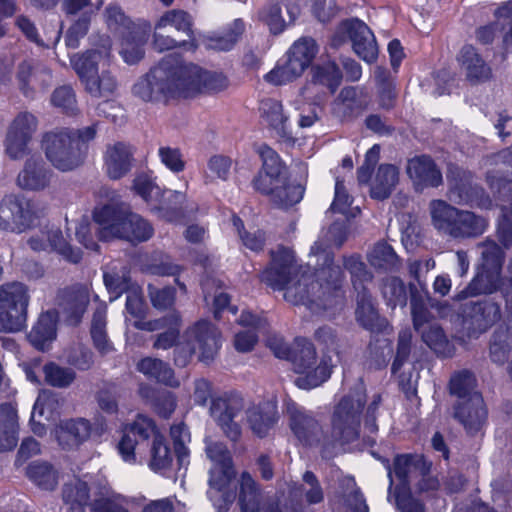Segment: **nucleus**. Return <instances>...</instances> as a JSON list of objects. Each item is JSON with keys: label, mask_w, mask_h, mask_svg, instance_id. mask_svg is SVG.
Listing matches in <instances>:
<instances>
[{"label": "nucleus", "mask_w": 512, "mask_h": 512, "mask_svg": "<svg viewBox=\"0 0 512 512\" xmlns=\"http://www.w3.org/2000/svg\"><path fill=\"white\" fill-rule=\"evenodd\" d=\"M173 461V454L163 435H155L152 440L148 467L154 472H161L169 469Z\"/></svg>", "instance_id": "obj_48"}, {"label": "nucleus", "mask_w": 512, "mask_h": 512, "mask_svg": "<svg viewBox=\"0 0 512 512\" xmlns=\"http://www.w3.org/2000/svg\"><path fill=\"white\" fill-rule=\"evenodd\" d=\"M290 428L304 445L312 446L321 442V428L317 420L295 403L287 404Z\"/></svg>", "instance_id": "obj_22"}, {"label": "nucleus", "mask_w": 512, "mask_h": 512, "mask_svg": "<svg viewBox=\"0 0 512 512\" xmlns=\"http://www.w3.org/2000/svg\"><path fill=\"white\" fill-rule=\"evenodd\" d=\"M51 178V171L39 157H30L17 176V185L23 190L39 191L45 189Z\"/></svg>", "instance_id": "obj_29"}, {"label": "nucleus", "mask_w": 512, "mask_h": 512, "mask_svg": "<svg viewBox=\"0 0 512 512\" xmlns=\"http://www.w3.org/2000/svg\"><path fill=\"white\" fill-rule=\"evenodd\" d=\"M201 287L206 304H209L210 300L213 303V313L216 319L220 318V313L225 308H228L233 315L237 313V307L229 305L230 297L222 291L219 280L207 277L201 282Z\"/></svg>", "instance_id": "obj_41"}, {"label": "nucleus", "mask_w": 512, "mask_h": 512, "mask_svg": "<svg viewBox=\"0 0 512 512\" xmlns=\"http://www.w3.org/2000/svg\"><path fill=\"white\" fill-rule=\"evenodd\" d=\"M232 160L224 155H214L209 158L207 171L204 174L206 184L213 183L216 179L226 181L230 175Z\"/></svg>", "instance_id": "obj_61"}, {"label": "nucleus", "mask_w": 512, "mask_h": 512, "mask_svg": "<svg viewBox=\"0 0 512 512\" xmlns=\"http://www.w3.org/2000/svg\"><path fill=\"white\" fill-rule=\"evenodd\" d=\"M341 79V71L333 62L325 63L313 69V82L327 86L332 93L338 88Z\"/></svg>", "instance_id": "obj_62"}, {"label": "nucleus", "mask_w": 512, "mask_h": 512, "mask_svg": "<svg viewBox=\"0 0 512 512\" xmlns=\"http://www.w3.org/2000/svg\"><path fill=\"white\" fill-rule=\"evenodd\" d=\"M343 266L349 272L356 293L369 292L367 285L372 283L374 275L363 262L359 254L343 257Z\"/></svg>", "instance_id": "obj_42"}, {"label": "nucleus", "mask_w": 512, "mask_h": 512, "mask_svg": "<svg viewBox=\"0 0 512 512\" xmlns=\"http://www.w3.org/2000/svg\"><path fill=\"white\" fill-rule=\"evenodd\" d=\"M180 95L190 97L199 92H217L227 87L222 73L205 71L194 64H186L178 57Z\"/></svg>", "instance_id": "obj_15"}, {"label": "nucleus", "mask_w": 512, "mask_h": 512, "mask_svg": "<svg viewBox=\"0 0 512 512\" xmlns=\"http://www.w3.org/2000/svg\"><path fill=\"white\" fill-rule=\"evenodd\" d=\"M155 435H162L153 419L139 414L136 419L129 424L125 430L121 440L118 443V452L122 459L130 464L137 462L136 447L148 441L150 437L152 440Z\"/></svg>", "instance_id": "obj_19"}, {"label": "nucleus", "mask_w": 512, "mask_h": 512, "mask_svg": "<svg viewBox=\"0 0 512 512\" xmlns=\"http://www.w3.org/2000/svg\"><path fill=\"white\" fill-rule=\"evenodd\" d=\"M194 210V205L188 204L186 194L180 191H169V195L158 207L160 216L170 222L181 221Z\"/></svg>", "instance_id": "obj_39"}, {"label": "nucleus", "mask_w": 512, "mask_h": 512, "mask_svg": "<svg viewBox=\"0 0 512 512\" xmlns=\"http://www.w3.org/2000/svg\"><path fill=\"white\" fill-rule=\"evenodd\" d=\"M244 408V399L237 393H225L211 398L210 416L224 435L233 442H237L242 434L238 418L242 415Z\"/></svg>", "instance_id": "obj_13"}, {"label": "nucleus", "mask_w": 512, "mask_h": 512, "mask_svg": "<svg viewBox=\"0 0 512 512\" xmlns=\"http://www.w3.org/2000/svg\"><path fill=\"white\" fill-rule=\"evenodd\" d=\"M381 293L387 305L391 308L404 307L407 303L405 284L398 277H385L382 280Z\"/></svg>", "instance_id": "obj_53"}, {"label": "nucleus", "mask_w": 512, "mask_h": 512, "mask_svg": "<svg viewBox=\"0 0 512 512\" xmlns=\"http://www.w3.org/2000/svg\"><path fill=\"white\" fill-rule=\"evenodd\" d=\"M235 471L232 465L228 467L213 466L210 469L208 497L219 512H226L233 502L234 495L226 491Z\"/></svg>", "instance_id": "obj_24"}, {"label": "nucleus", "mask_w": 512, "mask_h": 512, "mask_svg": "<svg viewBox=\"0 0 512 512\" xmlns=\"http://www.w3.org/2000/svg\"><path fill=\"white\" fill-rule=\"evenodd\" d=\"M107 306L106 304L100 303L92 317L90 334L94 348L102 356L107 355L114 351V346L107 334Z\"/></svg>", "instance_id": "obj_35"}, {"label": "nucleus", "mask_w": 512, "mask_h": 512, "mask_svg": "<svg viewBox=\"0 0 512 512\" xmlns=\"http://www.w3.org/2000/svg\"><path fill=\"white\" fill-rule=\"evenodd\" d=\"M352 42L354 52L365 62L372 63L378 55V47L370 28L358 19L343 21L334 33L331 45L340 47L347 40Z\"/></svg>", "instance_id": "obj_12"}, {"label": "nucleus", "mask_w": 512, "mask_h": 512, "mask_svg": "<svg viewBox=\"0 0 512 512\" xmlns=\"http://www.w3.org/2000/svg\"><path fill=\"white\" fill-rule=\"evenodd\" d=\"M407 174L412 180L416 191L436 188L443 182L440 169L434 160L426 155L415 156L407 163Z\"/></svg>", "instance_id": "obj_23"}, {"label": "nucleus", "mask_w": 512, "mask_h": 512, "mask_svg": "<svg viewBox=\"0 0 512 512\" xmlns=\"http://www.w3.org/2000/svg\"><path fill=\"white\" fill-rule=\"evenodd\" d=\"M63 500L69 505L71 512H84L89 504V488L86 482L75 480L63 487Z\"/></svg>", "instance_id": "obj_49"}, {"label": "nucleus", "mask_w": 512, "mask_h": 512, "mask_svg": "<svg viewBox=\"0 0 512 512\" xmlns=\"http://www.w3.org/2000/svg\"><path fill=\"white\" fill-rule=\"evenodd\" d=\"M355 311L358 323L368 330H373L379 320L378 312L373 304L370 292L357 293Z\"/></svg>", "instance_id": "obj_54"}, {"label": "nucleus", "mask_w": 512, "mask_h": 512, "mask_svg": "<svg viewBox=\"0 0 512 512\" xmlns=\"http://www.w3.org/2000/svg\"><path fill=\"white\" fill-rule=\"evenodd\" d=\"M472 174L456 166H450L447 172L449 198L457 204H470L479 207L490 205L484 189L472 183Z\"/></svg>", "instance_id": "obj_18"}, {"label": "nucleus", "mask_w": 512, "mask_h": 512, "mask_svg": "<svg viewBox=\"0 0 512 512\" xmlns=\"http://www.w3.org/2000/svg\"><path fill=\"white\" fill-rule=\"evenodd\" d=\"M458 62L465 71L466 78L471 83H480L490 79L492 71L485 63L476 49L471 45H465L459 55Z\"/></svg>", "instance_id": "obj_33"}, {"label": "nucleus", "mask_w": 512, "mask_h": 512, "mask_svg": "<svg viewBox=\"0 0 512 512\" xmlns=\"http://www.w3.org/2000/svg\"><path fill=\"white\" fill-rule=\"evenodd\" d=\"M46 208L39 202L17 195H6L0 201V229L21 234L42 224Z\"/></svg>", "instance_id": "obj_7"}, {"label": "nucleus", "mask_w": 512, "mask_h": 512, "mask_svg": "<svg viewBox=\"0 0 512 512\" xmlns=\"http://www.w3.org/2000/svg\"><path fill=\"white\" fill-rule=\"evenodd\" d=\"M43 373L48 385L56 388H67L76 379V372L69 367H62L54 362L44 365Z\"/></svg>", "instance_id": "obj_58"}, {"label": "nucleus", "mask_w": 512, "mask_h": 512, "mask_svg": "<svg viewBox=\"0 0 512 512\" xmlns=\"http://www.w3.org/2000/svg\"><path fill=\"white\" fill-rule=\"evenodd\" d=\"M253 187L278 207L288 208L301 201L305 188L299 183H291L287 177L281 178L259 172L253 179Z\"/></svg>", "instance_id": "obj_17"}, {"label": "nucleus", "mask_w": 512, "mask_h": 512, "mask_svg": "<svg viewBox=\"0 0 512 512\" xmlns=\"http://www.w3.org/2000/svg\"><path fill=\"white\" fill-rule=\"evenodd\" d=\"M29 300L28 288L21 282L0 286V325L4 330L16 332L25 326Z\"/></svg>", "instance_id": "obj_11"}, {"label": "nucleus", "mask_w": 512, "mask_h": 512, "mask_svg": "<svg viewBox=\"0 0 512 512\" xmlns=\"http://www.w3.org/2000/svg\"><path fill=\"white\" fill-rule=\"evenodd\" d=\"M96 134V124L77 130L56 128L43 134L41 148L53 167L62 172L72 171L84 162L87 144Z\"/></svg>", "instance_id": "obj_2"}, {"label": "nucleus", "mask_w": 512, "mask_h": 512, "mask_svg": "<svg viewBox=\"0 0 512 512\" xmlns=\"http://www.w3.org/2000/svg\"><path fill=\"white\" fill-rule=\"evenodd\" d=\"M461 314L462 329L468 338H478L502 317L500 305L492 299L466 302Z\"/></svg>", "instance_id": "obj_14"}, {"label": "nucleus", "mask_w": 512, "mask_h": 512, "mask_svg": "<svg viewBox=\"0 0 512 512\" xmlns=\"http://www.w3.org/2000/svg\"><path fill=\"white\" fill-rule=\"evenodd\" d=\"M399 182V170L393 164H381L370 184V196L376 200L388 198Z\"/></svg>", "instance_id": "obj_34"}, {"label": "nucleus", "mask_w": 512, "mask_h": 512, "mask_svg": "<svg viewBox=\"0 0 512 512\" xmlns=\"http://www.w3.org/2000/svg\"><path fill=\"white\" fill-rule=\"evenodd\" d=\"M104 17L108 29L119 39L142 27L127 17L118 5H108L104 11Z\"/></svg>", "instance_id": "obj_46"}, {"label": "nucleus", "mask_w": 512, "mask_h": 512, "mask_svg": "<svg viewBox=\"0 0 512 512\" xmlns=\"http://www.w3.org/2000/svg\"><path fill=\"white\" fill-rule=\"evenodd\" d=\"M317 53V46L311 37H302L294 42L287 52L284 64L277 65L265 75V80L274 85L289 83L298 77L310 66Z\"/></svg>", "instance_id": "obj_10"}, {"label": "nucleus", "mask_w": 512, "mask_h": 512, "mask_svg": "<svg viewBox=\"0 0 512 512\" xmlns=\"http://www.w3.org/2000/svg\"><path fill=\"white\" fill-rule=\"evenodd\" d=\"M93 220L100 226L98 239H123L132 244L148 241L154 234L152 225L142 216L129 212L123 204H106L95 208Z\"/></svg>", "instance_id": "obj_3"}, {"label": "nucleus", "mask_w": 512, "mask_h": 512, "mask_svg": "<svg viewBox=\"0 0 512 512\" xmlns=\"http://www.w3.org/2000/svg\"><path fill=\"white\" fill-rule=\"evenodd\" d=\"M56 301L67 321L72 325H77L89 304V290L84 285L66 287L58 292Z\"/></svg>", "instance_id": "obj_21"}, {"label": "nucleus", "mask_w": 512, "mask_h": 512, "mask_svg": "<svg viewBox=\"0 0 512 512\" xmlns=\"http://www.w3.org/2000/svg\"><path fill=\"white\" fill-rule=\"evenodd\" d=\"M394 474L400 481L396 488H410V483L418 478L426 476L431 468L423 455L404 454L394 459Z\"/></svg>", "instance_id": "obj_26"}, {"label": "nucleus", "mask_w": 512, "mask_h": 512, "mask_svg": "<svg viewBox=\"0 0 512 512\" xmlns=\"http://www.w3.org/2000/svg\"><path fill=\"white\" fill-rule=\"evenodd\" d=\"M100 62L106 61L91 50H87L73 61V67L82 83L98 72Z\"/></svg>", "instance_id": "obj_63"}, {"label": "nucleus", "mask_w": 512, "mask_h": 512, "mask_svg": "<svg viewBox=\"0 0 512 512\" xmlns=\"http://www.w3.org/2000/svg\"><path fill=\"white\" fill-rule=\"evenodd\" d=\"M133 95L145 102L160 101L181 96L178 75V57L168 55L132 88Z\"/></svg>", "instance_id": "obj_6"}, {"label": "nucleus", "mask_w": 512, "mask_h": 512, "mask_svg": "<svg viewBox=\"0 0 512 512\" xmlns=\"http://www.w3.org/2000/svg\"><path fill=\"white\" fill-rule=\"evenodd\" d=\"M262 115L269 126L283 139L293 138L287 125L288 118L283 114L282 104L275 99H266L261 102Z\"/></svg>", "instance_id": "obj_43"}, {"label": "nucleus", "mask_w": 512, "mask_h": 512, "mask_svg": "<svg viewBox=\"0 0 512 512\" xmlns=\"http://www.w3.org/2000/svg\"><path fill=\"white\" fill-rule=\"evenodd\" d=\"M19 416L12 403L0 404V453L12 451L19 440Z\"/></svg>", "instance_id": "obj_31"}, {"label": "nucleus", "mask_w": 512, "mask_h": 512, "mask_svg": "<svg viewBox=\"0 0 512 512\" xmlns=\"http://www.w3.org/2000/svg\"><path fill=\"white\" fill-rule=\"evenodd\" d=\"M85 90L95 98H109L118 90V79L109 69H103L83 83Z\"/></svg>", "instance_id": "obj_44"}, {"label": "nucleus", "mask_w": 512, "mask_h": 512, "mask_svg": "<svg viewBox=\"0 0 512 512\" xmlns=\"http://www.w3.org/2000/svg\"><path fill=\"white\" fill-rule=\"evenodd\" d=\"M245 415L252 433L260 438L267 436L278 421L276 406L269 403L253 405L245 411Z\"/></svg>", "instance_id": "obj_32"}, {"label": "nucleus", "mask_w": 512, "mask_h": 512, "mask_svg": "<svg viewBox=\"0 0 512 512\" xmlns=\"http://www.w3.org/2000/svg\"><path fill=\"white\" fill-rule=\"evenodd\" d=\"M167 27H173L177 32L183 33L190 42H193V17L181 9H172L166 11L156 22L155 29L163 30Z\"/></svg>", "instance_id": "obj_45"}, {"label": "nucleus", "mask_w": 512, "mask_h": 512, "mask_svg": "<svg viewBox=\"0 0 512 512\" xmlns=\"http://www.w3.org/2000/svg\"><path fill=\"white\" fill-rule=\"evenodd\" d=\"M423 341L438 355L450 357L453 354L454 347L447 339L443 329L436 325H431L427 329H421Z\"/></svg>", "instance_id": "obj_55"}, {"label": "nucleus", "mask_w": 512, "mask_h": 512, "mask_svg": "<svg viewBox=\"0 0 512 512\" xmlns=\"http://www.w3.org/2000/svg\"><path fill=\"white\" fill-rule=\"evenodd\" d=\"M476 378L468 370L460 371L454 374L450 379V393L458 397L459 402L469 401L473 394H479L475 391Z\"/></svg>", "instance_id": "obj_56"}, {"label": "nucleus", "mask_w": 512, "mask_h": 512, "mask_svg": "<svg viewBox=\"0 0 512 512\" xmlns=\"http://www.w3.org/2000/svg\"><path fill=\"white\" fill-rule=\"evenodd\" d=\"M136 369L147 378L156 380L165 385L178 387L180 384L175 378L173 369L158 358L145 357L137 363Z\"/></svg>", "instance_id": "obj_37"}, {"label": "nucleus", "mask_w": 512, "mask_h": 512, "mask_svg": "<svg viewBox=\"0 0 512 512\" xmlns=\"http://www.w3.org/2000/svg\"><path fill=\"white\" fill-rule=\"evenodd\" d=\"M410 306L413 326L416 331H421L424 325L431 319V312L429 311L425 299L418 293L415 285L410 284Z\"/></svg>", "instance_id": "obj_60"}, {"label": "nucleus", "mask_w": 512, "mask_h": 512, "mask_svg": "<svg viewBox=\"0 0 512 512\" xmlns=\"http://www.w3.org/2000/svg\"><path fill=\"white\" fill-rule=\"evenodd\" d=\"M244 30V22L241 19H235L223 34L209 37L207 47L219 51H228L237 43Z\"/></svg>", "instance_id": "obj_52"}, {"label": "nucleus", "mask_w": 512, "mask_h": 512, "mask_svg": "<svg viewBox=\"0 0 512 512\" xmlns=\"http://www.w3.org/2000/svg\"><path fill=\"white\" fill-rule=\"evenodd\" d=\"M92 428L84 418L67 419L60 421L54 430L55 438L63 449L79 447L90 437Z\"/></svg>", "instance_id": "obj_27"}, {"label": "nucleus", "mask_w": 512, "mask_h": 512, "mask_svg": "<svg viewBox=\"0 0 512 512\" xmlns=\"http://www.w3.org/2000/svg\"><path fill=\"white\" fill-rule=\"evenodd\" d=\"M56 322V313L53 311H47L39 316L28 334V339L35 348L44 350L46 344L56 337Z\"/></svg>", "instance_id": "obj_40"}, {"label": "nucleus", "mask_w": 512, "mask_h": 512, "mask_svg": "<svg viewBox=\"0 0 512 512\" xmlns=\"http://www.w3.org/2000/svg\"><path fill=\"white\" fill-rule=\"evenodd\" d=\"M512 349L511 336L506 328L496 329L490 339L489 358L497 365H504Z\"/></svg>", "instance_id": "obj_50"}, {"label": "nucleus", "mask_w": 512, "mask_h": 512, "mask_svg": "<svg viewBox=\"0 0 512 512\" xmlns=\"http://www.w3.org/2000/svg\"><path fill=\"white\" fill-rule=\"evenodd\" d=\"M365 403L366 388L362 380H359L334 407L331 419L333 440L323 439L324 452H327L335 443H350L358 438Z\"/></svg>", "instance_id": "obj_4"}, {"label": "nucleus", "mask_w": 512, "mask_h": 512, "mask_svg": "<svg viewBox=\"0 0 512 512\" xmlns=\"http://www.w3.org/2000/svg\"><path fill=\"white\" fill-rule=\"evenodd\" d=\"M367 261L376 270L384 272L397 271L401 267V260L393 247L385 241L375 243L367 252Z\"/></svg>", "instance_id": "obj_36"}, {"label": "nucleus", "mask_w": 512, "mask_h": 512, "mask_svg": "<svg viewBox=\"0 0 512 512\" xmlns=\"http://www.w3.org/2000/svg\"><path fill=\"white\" fill-rule=\"evenodd\" d=\"M134 149L130 144L117 142L108 145L104 160L106 173L110 179L124 177L132 168Z\"/></svg>", "instance_id": "obj_28"}, {"label": "nucleus", "mask_w": 512, "mask_h": 512, "mask_svg": "<svg viewBox=\"0 0 512 512\" xmlns=\"http://www.w3.org/2000/svg\"><path fill=\"white\" fill-rule=\"evenodd\" d=\"M496 291L501 292L506 305L507 298H509L510 292L512 291V278H503L501 277L500 271L479 267L477 274L469 285L464 290L460 291L455 296V299L461 301L468 297L482 294L488 295Z\"/></svg>", "instance_id": "obj_20"}, {"label": "nucleus", "mask_w": 512, "mask_h": 512, "mask_svg": "<svg viewBox=\"0 0 512 512\" xmlns=\"http://www.w3.org/2000/svg\"><path fill=\"white\" fill-rule=\"evenodd\" d=\"M46 241L54 251L65 260L77 264L82 259V251L72 247L63 237L61 230L51 229L46 234Z\"/></svg>", "instance_id": "obj_57"}, {"label": "nucleus", "mask_w": 512, "mask_h": 512, "mask_svg": "<svg viewBox=\"0 0 512 512\" xmlns=\"http://www.w3.org/2000/svg\"><path fill=\"white\" fill-rule=\"evenodd\" d=\"M38 126V118L29 111H21L11 120L4 140L5 152L9 158L19 160L29 153V144Z\"/></svg>", "instance_id": "obj_16"}, {"label": "nucleus", "mask_w": 512, "mask_h": 512, "mask_svg": "<svg viewBox=\"0 0 512 512\" xmlns=\"http://www.w3.org/2000/svg\"><path fill=\"white\" fill-rule=\"evenodd\" d=\"M300 350L293 357V365L296 373L300 374L295 384L301 389H312L325 382L331 375L333 363L331 356L326 355L317 364L316 351L313 344L301 339L297 341Z\"/></svg>", "instance_id": "obj_9"}, {"label": "nucleus", "mask_w": 512, "mask_h": 512, "mask_svg": "<svg viewBox=\"0 0 512 512\" xmlns=\"http://www.w3.org/2000/svg\"><path fill=\"white\" fill-rule=\"evenodd\" d=\"M478 247L482 249V263L480 267L496 271H502L505 254L501 247L492 239L487 238L480 242Z\"/></svg>", "instance_id": "obj_59"}, {"label": "nucleus", "mask_w": 512, "mask_h": 512, "mask_svg": "<svg viewBox=\"0 0 512 512\" xmlns=\"http://www.w3.org/2000/svg\"><path fill=\"white\" fill-rule=\"evenodd\" d=\"M144 270L152 275L177 276L182 271V268L173 263L169 256L162 253H154L151 261L145 264Z\"/></svg>", "instance_id": "obj_64"}, {"label": "nucleus", "mask_w": 512, "mask_h": 512, "mask_svg": "<svg viewBox=\"0 0 512 512\" xmlns=\"http://www.w3.org/2000/svg\"><path fill=\"white\" fill-rule=\"evenodd\" d=\"M429 209L435 229L453 239L476 238L488 228V221L483 216L458 209L444 200H432Z\"/></svg>", "instance_id": "obj_5"}, {"label": "nucleus", "mask_w": 512, "mask_h": 512, "mask_svg": "<svg viewBox=\"0 0 512 512\" xmlns=\"http://www.w3.org/2000/svg\"><path fill=\"white\" fill-rule=\"evenodd\" d=\"M261 493L257 483L248 472L240 479L239 504L241 512H260Z\"/></svg>", "instance_id": "obj_47"}, {"label": "nucleus", "mask_w": 512, "mask_h": 512, "mask_svg": "<svg viewBox=\"0 0 512 512\" xmlns=\"http://www.w3.org/2000/svg\"><path fill=\"white\" fill-rule=\"evenodd\" d=\"M17 80L22 93L26 97H31L35 89H45L51 84L52 75L44 65L33 66L28 62H22L18 66Z\"/></svg>", "instance_id": "obj_30"}, {"label": "nucleus", "mask_w": 512, "mask_h": 512, "mask_svg": "<svg viewBox=\"0 0 512 512\" xmlns=\"http://www.w3.org/2000/svg\"><path fill=\"white\" fill-rule=\"evenodd\" d=\"M27 477L38 487L44 490H53L57 485V473L46 463L34 461L26 469Z\"/></svg>", "instance_id": "obj_51"}, {"label": "nucleus", "mask_w": 512, "mask_h": 512, "mask_svg": "<svg viewBox=\"0 0 512 512\" xmlns=\"http://www.w3.org/2000/svg\"><path fill=\"white\" fill-rule=\"evenodd\" d=\"M454 418L463 425L467 433L479 432L487 418L481 394H473L469 401L458 402L454 407Z\"/></svg>", "instance_id": "obj_25"}, {"label": "nucleus", "mask_w": 512, "mask_h": 512, "mask_svg": "<svg viewBox=\"0 0 512 512\" xmlns=\"http://www.w3.org/2000/svg\"><path fill=\"white\" fill-rule=\"evenodd\" d=\"M309 256L316 258L314 273H307L306 269L296 265L292 250L279 247L271 251V263L260 279L274 290H284L286 301L305 305L313 312L341 306L344 273L334 264L333 253L318 240L312 245Z\"/></svg>", "instance_id": "obj_1"}, {"label": "nucleus", "mask_w": 512, "mask_h": 512, "mask_svg": "<svg viewBox=\"0 0 512 512\" xmlns=\"http://www.w3.org/2000/svg\"><path fill=\"white\" fill-rule=\"evenodd\" d=\"M184 337L185 343L174 350V362L180 367H185L197 351L200 361H212L221 346L220 332L206 320L198 321L185 332Z\"/></svg>", "instance_id": "obj_8"}, {"label": "nucleus", "mask_w": 512, "mask_h": 512, "mask_svg": "<svg viewBox=\"0 0 512 512\" xmlns=\"http://www.w3.org/2000/svg\"><path fill=\"white\" fill-rule=\"evenodd\" d=\"M149 37L148 29L141 27L120 39L119 54L129 65L136 64L144 57V45Z\"/></svg>", "instance_id": "obj_38"}]
</instances>
